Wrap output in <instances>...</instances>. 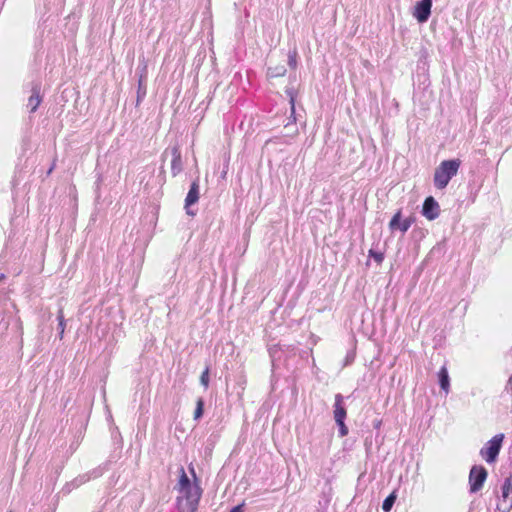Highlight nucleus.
<instances>
[{
    "instance_id": "f257e3e1",
    "label": "nucleus",
    "mask_w": 512,
    "mask_h": 512,
    "mask_svg": "<svg viewBox=\"0 0 512 512\" xmlns=\"http://www.w3.org/2000/svg\"><path fill=\"white\" fill-rule=\"evenodd\" d=\"M460 165L461 161L459 159H450L442 161L440 165L435 169V187L438 189H444L448 185L452 177L457 174Z\"/></svg>"
},
{
    "instance_id": "f03ea898",
    "label": "nucleus",
    "mask_w": 512,
    "mask_h": 512,
    "mask_svg": "<svg viewBox=\"0 0 512 512\" xmlns=\"http://www.w3.org/2000/svg\"><path fill=\"white\" fill-rule=\"evenodd\" d=\"M177 498V508L180 512H196L202 495L201 487L195 482L192 488L182 492Z\"/></svg>"
},
{
    "instance_id": "7ed1b4c3",
    "label": "nucleus",
    "mask_w": 512,
    "mask_h": 512,
    "mask_svg": "<svg viewBox=\"0 0 512 512\" xmlns=\"http://www.w3.org/2000/svg\"><path fill=\"white\" fill-rule=\"evenodd\" d=\"M504 434H496L480 449V456L489 464L495 463L502 448Z\"/></svg>"
},
{
    "instance_id": "20e7f679",
    "label": "nucleus",
    "mask_w": 512,
    "mask_h": 512,
    "mask_svg": "<svg viewBox=\"0 0 512 512\" xmlns=\"http://www.w3.org/2000/svg\"><path fill=\"white\" fill-rule=\"evenodd\" d=\"M488 472L482 465H473L469 472L470 492L476 493L480 491L487 479Z\"/></svg>"
},
{
    "instance_id": "39448f33",
    "label": "nucleus",
    "mask_w": 512,
    "mask_h": 512,
    "mask_svg": "<svg viewBox=\"0 0 512 512\" xmlns=\"http://www.w3.org/2000/svg\"><path fill=\"white\" fill-rule=\"evenodd\" d=\"M512 509V476L505 478L501 487V499L497 504L500 512H509Z\"/></svg>"
},
{
    "instance_id": "423d86ee",
    "label": "nucleus",
    "mask_w": 512,
    "mask_h": 512,
    "mask_svg": "<svg viewBox=\"0 0 512 512\" xmlns=\"http://www.w3.org/2000/svg\"><path fill=\"white\" fill-rule=\"evenodd\" d=\"M415 218L413 216H410L404 220H402V213L401 210H398L393 217L391 218L389 222V229L391 232H394L396 230H400L402 233H405L408 231V229L411 227V225L414 223Z\"/></svg>"
},
{
    "instance_id": "0eeeda50",
    "label": "nucleus",
    "mask_w": 512,
    "mask_h": 512,
    "mask_svg": "<svg viewBox=\"0 0 512 512\" xmlns=\"http://www.w3.org/2000/svg\"><path fill=\"white\" fill-rule=\"evenodd\" d=\"M432 0H420L414 6L413 16L419 23L428 21L431 15Z\"/></svg>"
},
{
    "instance_id": "6e6552de",
    "label": "nucleus",
    "mask_w": 512,
    "mask_h": 512,
    "mask_svg": "<svg viewBox=\"0 0 512 512\" xmlns=\"http://www.w3.org/2000/svg\"><path fill=\"white\" fill-rule=\"evenodd\" d=\"M199 177H197L190 186V189L185 198V209L186 213L190 216H194L195 212L190 210V207L196 204L199 200Z\"/></svg>"
},
{
    "instance_id": "1a4fd4ad",
    "label": "nucleus",
    "mask_w": 512,
    "mask_h": 512,
    "mask_svg": "<svg viewBox=\"0 0 512 512\" xmlns=\"http://www.w3.org/2000/svg\"><path fill=\"white\" fill-rule=\"evenodd\" d=\"M421 213L428 220H434L439 216L440 206L434 197L428 196L424 200Z\"/></svg>"
},
{
    "instance_id": "9d476101",
    "label": "nucleus",
    "mask_w": 512,
    "mask_h": 512,
    "mask_svg": "<svg viewBox=\"0 0 512 512\" xmlns=\"http://www.w3.org/2000/svg\"><path fill=\"white\" fill-rule=\"evenodd\" d=\"M102 475V469L96 468L89 474L81 475L77 478H75L71 483L66 484L64 487V490H66L67 493H69L72 488L79 487L80 485L84 484L91 478H97Z\"/></svg>"
},
{
    "instance_id": "9b49d317",
    "label": "nucleus",
    "mask_w": 512,
    "mask_h": 512,
    "mask_svg": "<svg viewBox=\"0 0 512 512\" xmlns=\"http://www.w3.org/2000/svg\"><path fill=\"white\" fill-rule=\"evenodd\" d=\"M102 475V469L96 468L89 474L81 475L77 478H75L71 483L66 484L64 487V490H66L67 493H69L72 488L79 487L80 485L84 484L91 478H97Z\"/></svg>"
},
{
    "instance_id": "f8f14e48",
    "label": "nucleus",
    "mask_w": 512,
    "mask_h": 512,
    "mask_svg": "<svg viewBox=\"0 0 512 512\" xmlns=\"http://www.w3.org/2000/svg\"><path fill=\"white\" fill-rule=\"evenodd\" d=\"M172 161H171V173L173 177L177 176L183 170V162L181 152L178 146L171 148Z\"/></svg>"
},
{
    "instance_id": "ddd939ff",
    "label": "nucleus",
    "mask_w": 512,
    "mask_h": 512,
    "mask_svg": "<svg viewBox=\"0 0 512 512\" xmlns=\"http://www.w3.org/2000/svg\"><path fill=\"white\" fill-rule=\"evenodd\" d=\"M344 397L341 394L335 395V403H334V419L335 422L344 421L347 415L346 408L343 404Z\"/></svg>"
},
{
    "instance_id": "4468645a",
    "label": "nucleus",
    "mask_w": 512,
    "mask_h": 512,
    "mask_svg": "<svg viewBox=\"0 0 512 512\" xmlns=\"http://www.w3.org/2000/svg\"><path fill=\"white\" fill-rule=\"evenodd\" d=\"M40 91H41L40 84H34L32 86V90H31L32 94L29 97L28 104H27V107H29L31 113H34L37 110L39 104L42 101Z\"/></svg>"
},
{
    "instance_id": "2eb2a0df",
    "label": "nucleus",
    "mask_w": 512,
    "mask_h": 512,
    "mask_svg": "<svg viewBox=\"0 0 512 512\" xmlns=\"http://www.w3.org/2000/svg\"><path fill=\"white\" fill-rule=\"evenodd\" d=\"M11 321H14L15 325L18 329H21V322L19 318H15L12 316H2L0 317V338L6 333L11 324Z\"/></svg>"
},
{
    "instance_id": "dca6fc26",
    "label": "nucleus",
    "mask_w": 512,
    "mask_h": 512,
    "mask_svg": "<svg viewBox=\"0 0 512 512\" xmlns=\"http://www.w3.org/2000/svg\"><path fill=\"white\" fill-rule=\"evenodd\" d=\"M145 73H146V67L142 69V73L139 76L138 80V89H137V101L136 105L138 106L140 101L145 97L146 95V84H145Z\"/></svg>"
},
{
    "instance_id": "f3484780",
    "label": "nucleus",
    "mask_w": 512,
    "mask_h": 512,
    "mask_svg": "<svg viewBox=\"0 0 512 512\" xmlns=\"http://www.w3.org/2000/svg\"><path fill=\"white\" fill-rule=\"evenodd\" d=\"M438 379L440 388L447 393L450 387V379L448 375V370L445 366H443L438 372Z\"/></svg>"
},
{
    "instance_id": "a211bd4d",
    "label": "nucleus",
    "mask_w": 512,
    "mask_h": 512,
    "mask_svg": "<svg viewBox=\"0 0 512 512\" xmlns=\"http://www.w3.org/2000/svg\"><path fill=\"white\" fill-rule=\"evenodd\" d=\"M285 73H286V67L284 65L268 67V69H267V77L268 78L282 77L285 75Z\"/></svg>"
},
{
    "instance_id": "6ab92c4d",
    "label": "nucleus",
    "mask_w": 512,
    "mask_h": 512,
    "mask_svg": "<svg viewBox=\"0 0 512 512\" xmlns=\"http://www.w3.org/2000/svg\"><path fill=\"white\" fill-rule=\"evenodd\" d=\"M397 499L396 491L390 493L382 503V509L384 512H390Z\"/></svg>"
},
{
    "instance_id": "aec40b11",
    "label": "nucleus",
    "mask_w": 512,
    "mask_h": 512,
    "mask_svg": "<svg viewBox=\"0 0 512 512\" xmlns=\"http://www.w3.org/2000/svg\"><path fill=\"white\" fill-rule=\"evenodd\" d=\"M179 486H180V492H184L188 490L189 488H192L193 485L191 484V481L189 477L186 475L184 469H181V476L179 479Z\"/></svg>"
},
{
    "instance_id": "412c9836",
    "label": "nucleus",
    "mask_w": 512,
    "mask_h": 512,
    "mask_svg": "<svg viewBox=\"0 0 512 512\" xmlns=\"http://www.w3.org/2000/svg\"><path fill=\"white\" fill-rule=\"evenodd\" d=\"M286 94L289 97V103L291 106V117L293 118V122H295L296 118L294 115H295L296 92H295L294 88L291 87V88L286 89Z\"/></svg>"
},
{
    "instance_id": "4be33fe9",
    "label": "nucleus",
    "mask_w": 512,
    "mask_h": 512,
    "mask_svg": "<svg viewBox=\"0 0 512 512\" xmlns=\"http://www.w3.org/2000/svg\"><path fill=\"white\" fill-rule=\"evenodd\" d=\"M204 413V400L199 398L196 402V409L194 411V420H198L203 416Z\"/></svg>"
},
{
    "instance_id": "5701e85b",
    "label": "nucleus",
    "mask_w": 512,
    "mask_h": 512,
    "mask_svg": "<svg viewBox=\"0 0 512 512\" xmlns=\"http://www.w3.org/2000/svg\"><path fill=\"white\" fill-rule=\"evenodd\" d=\"M288 65L295 69L297 67V51L294 49L288 53Z\"/></svg>"
},
{
    "instance_id": "b1692460",
    "label": "nucleus",
    "mask_w": 512,
    "mask_h": 512,
    "mask_svg": "<svg viewBox=\"0 0 512 512\" xmlns=\"http://www.w3.org/2000/svg\"><path fill=\"white\" fill-rule=\"evenodd\" d=\"M57 320H58V329L62 330V332L65 331L66 322L64 319L63 309H59L57 314Z\"/></svg>"
},
{
    "instance_id": "393cba45",
    "label": "nucleus",
    "mask_w": 512,
    "mask_h": 512,
    "mask_svg": "<svg viewBox=\"0 0 512 512\" xmlns=\"http://www.w3.org/2000/svg\"><path fill=\"white\" fill-rule=\"evenodd\" d=\"M200 383L205 387L207 388L209 386V369L206 368L201 376H200Z\"/></svg>"
},
{
    "instance_id": "a878e982",
    "label": "nucleus",
    "mask_w": 512,
    "mask_h": 512,
    "mask_svg": "<svg viewBox=\"0 0 512 512\" xmlns=\"http://www.w3.org/2000/svg\"><path fill=\"white\" fill-rule=\"evenodd\" d=\"M369 256L372 257L377 263H381L384 259V255L382 252H378L373 249L369 251Z\"/></svg>"
},
{
    "instance_id": "bb28decb",
    "label": "nucleus",
    "mask_w": 512,
    "mask_h": 512,
    "mask_svg": "<svg viewBox=\"0 0 512 512\" xmlns=\"http://www.w3.org/2000/svg\"><path fill=\"white\" fill-rule=\"evenodd\" d=\"M285 128L288 130L287 132V136H294L298 133V129L297 127L295 126V123H287L285 125Z\"/></svg>"
},
{
    "instance_id": "cd10ccee",
    "label": "nucleus",
    "mask_w": 512,
    "mask_h": 512,
    "mask_svg": "<svg viewBox=\"0 0 512 512\" xmlns=\"http://www.w3.org/2000/svg\"><path fill=\"white\" fill-rule=\"evenodd\" d=\"M337 426L339 427V435L341 437H344L348 434V427L346 426L344 421L336 422Z\"/></svg>"
},
{
    "instance_id": "c85d7f7f",
    "label": "nucleus",
    "mask_w": 512,
    "mask_h": 512,
    "mask_svg": "<svg viewBox=\"0 0 512 512\" xmlns=\"http://www.w3.org/2000/svg\"><path fill=\"white\" fill-rule=\"evenodd\" d=\"M278 348L277 346H273V347H270L269 348V353H270V356L272 358V362H274L275 358H276V355L278 353Z\"/></svg>"
},
{
    "instance_id": "c756f323",
    "label": "nucleus",
    "mask_w": 512,
    "mask_h": 512,
    "mask_svg": "<svg viewBox=\"0 0 512 512\" xmlns=\"http://www.w3.org/2000/svg\"><path fill=\"white\" fill-rule=\"evenodd\" d=\"M244 503L234 506L229 512H243Z\"/></svg>"
},
{
    "instance_id": "7c9ffc66",
    "label": "nucleus",
    "mask_w": 512,
    "mask_h": 512,
    "mask_svg": "<svg viewBox=\"0 0 512 512\" xmlns=\"http://www.w3.org/2000/svg\"><path fill=\"white\" fill-rule=\"evenodd\" d=\"M63 335H64V332H62V330H59V338L62 339L63 338Z\"/></svg>"
},
{
    "instance_id": "2f4dec72",
    "label": "nucleus",
    "mask_w": 512,
    "mask_h": 512,
    "mask_svg": "<svg viewBox=\"0 0 512 512\" xmlns=\"http://www.w3.org/2000/svg\"><path fill=\"white\" fill-rule=\"evenodd\" d=\"M53 168H54V165L52 167H50V169H48L47 175H49L52 172Z\"/></svg>"
},
{
    "instance_id": "473e14b6",
    "label": "nucleus",
    "mask_w": 512,
    "mask_h": 512,
    "mask_svg": "<svg viewBox=\"0 0 512 512\" xmlns=\"http://www.w3.org/2000/svg\"><path fill=\"white\" fill-rule=\"evenodd\" d=\"M4 278H5V275H4V274H1V275H0V281H1L2 279H4Z\"/></svg>"
},
{
    "instance_id": "72a5a7b5",
    "label": "nucleus",
    "mask_w": 512,
    "mask_h": 512,
    "mask_svg": "<svg viewBox=\"0 0 512 512\" xmlns=\"http://www.w3.org/2000/svg\"><path fill=\"white\" fill-rule=\"evenodd\" d=\"M511 383H512V376L508 380V384H511Z\"/></svg>"
},
{
    "instance_id": "f704fd0d",
    "label": "nucleus",
    "mask_w": 512,
    "mask_h": 512,
    "mask_svg": "<svg viewBox=\"0 0 512 512\" xmlns=\"http://www.w3.org/2000/svg\"><path fill=\"white\" fill-rule=\"evenodd\" d=\"M9 512H12L11 510Z\"/></svg>"
}]
</instances>
